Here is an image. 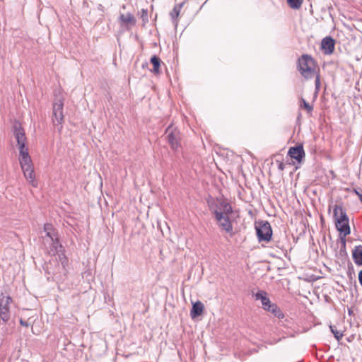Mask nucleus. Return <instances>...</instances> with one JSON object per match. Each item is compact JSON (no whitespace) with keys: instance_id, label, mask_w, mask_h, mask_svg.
I'll return each instance as SVG.
<instances>
[{"instance_id":"obj_1","label":"nucleus","mask_w":362,"mask_h":362,"mask_svg":"<svg viewBox=\"0 0 362 362\" xmlns=\"http://www.w3.org/2000/svg\"><path fill=\"white\" fill-rule=\"evenodd\" d=\"M14 136L17 141L19 151V163L25 179L34 187L37 186L35 180L34 166L29 154V149L27 146V138L24 129L18 125L15 126Z\"/></svg>"},{"instance_id":"obj_2","label":"nucleus","mask_w":362,"mask_h":362,"mask_svg":"<svg viewBox=\"0 0 362 362\" xmlns=\"http://www.w3.org/2000/svg\"><path fill=\"white\" fill-rule=\"evenodd\" d=\"M297 68L305 79L315 78V88L317 90H319L320 88V68L315 60L309 54H303L298 59Z\"/></svg>"},{"instance_id":"obj_3","label":"nucleus","mask_w":362,"mask_h":362,"mask_svg":"<svg viewBox=\"0 0 362 362\" xmlns=\"http://www.w3.org/2000/svg\"><path fill=\"white\" fill-rule=\"evenodd\" d=\"M333 215L335 226L337 230L339 232L340 238L344 240L351 233L349 221L346 211L341 206L335 204L333 206Z\"/></svg>"},{"instance_id":"obj_4","label":"nucleus","mask_w":362,"mask_h":362,"mask_svg":"<svg viewBox=\"0 0 362 362\" xmlns=\"http://www.w3.org/2000/svg\"><path fill=\"white\" fill-rule=\"evenodd\" d=\"M232 212V206L226 202H222L219 210L214 211L215 217L219 226L227 233H231L233 230V226L229 218V214Z\"/></svg>"},{"instance_id":"obj_5","label":"nucleus","mask_w":362,"mask_h":362,"mask_svg":"<svg viewBox=\"0 0 362 362\" xmlns=\"http://www.w3.org/2000/svg\"><path fill=\"white\" fill-rule=\"evenodd\" d=\"M255 300H259L262 303V308L267 312L270 313L274 317L277 318H283L284 317L283 313L276 304L273 303L269 296L268 293L263 291H258L257 293L253 294Z\"/></svg>"},{"instance_id":"obj_6","label":"nucleus","mask_w":362,"mask_h":362,"mask_svg":"<svg viewBox=\"0 0 362 362\" xmlns=\"http://www.w3.org/2000/svg\"><path fill=\"white\" fill-rule=\"evenodd\" d=\"M255 228L259 241H270L272 235V230L269 222H259L256 226Z\"/></svg>"},{"instance_id":"obj_7","label":"nucleus","mask_w":362,"mask_h":362,"mask_svg":"<svg viewBox=\"0 0 362 362\" xmlns=\"http://www.w3.org/2000/svg\"><path fill=\"white\" fill-rule=\"evenodd\" d=\"M64 101L59 98L56 100L53 104L52 108V122L54 124H62L64 122Z\"/></svg>"},{"instance_id":"obj_8","label":"nucleus","mask_w":362,"mask_h":362,"mask_svg":"<svg viewBox=\"0 0 362 362\" xmlns=\"http://www.w3.org/2000/svg\"><path fill=\"white\" fill-rule=\"evenodd\" d=\"M166 134L171 148L175 151H177L181 147L180 132L176 128L168 127Z\"/></svg>"},{"instance_id":"obj_9","label":"nucleus","mask_w":362,"mask_h":362,"mask_svg":"<svg viewBox=\"0 0 362 362\" xmlns=\"http://www.w3.org/2000/svg\"><path fill=\"white\" fill-rule=\"evenodd\" d=\"M13 300L11 296H3L0 299V317L6 322L10 319V305Z\"/></svg>"},{"instance_id":"obj_10","label":"nucleus","mask_w":362,"mask_h":362,"mask_svg":"<svg viewBox=\"0 0 362 362\" xmlns=\"http://www.w3.org/2000/svg\"><path fill=\"white\" fill-rule=\"evenodd\" d=\"M288 155L294 159L297 163H301L305 158V153L302 144L291 147L288 151Z\"/></svg>"},{"instance_id":"obj_11","label":"nucleus","mask_w":362,"mask_h":362,"mask_svg":"<svg viewBox=\"0 0 362 362\" xmlns=\"http://www.w3.org/2000/svg\"><path fill=\"white\" fill-rule=\"evenodd\" d=\"M335 42L331 37H326L321 42V49L324 54H331L334 50Z\"/></svg>"},{"instance_id":"obj_12","label":"nucleus","mask_w":362,"mask_h":362,"mask_svg":"<svg viewBox=\"0 0 362 362\" xmlns=\"http://www.w3.org/2000/svg\"><path fill=\"white\" fill-rule=\"evenodd\" d=\"M204 310V304L198 300L193 303L192 308L190 312V315L192 318H195L198 316H200L203 314Z\"/></svg>"},{"instance_id":"obj_13","label":"nucleus","mask_w":362,"mask_h":362,"mask_svg":"<svg viewBox=\"0 0 362 362\" xmlns=\"http://www.w3.org/2000/svg\"><path fill=\"white\" fill-rule=\"evenodd\" d=\"M352 257L355 264L362 266V245H358L352 251Z\"/></svg>"},{"instance_id":"obj_14","label":"nucleus","mask_w":362,"mask_h":362,"mask_svg":"<svg viewBox=\"0 0 362 362\" xmlns=\"http://www.w3.org/2000/svg\"><path fill=\"white\" fill-rule=\"evenodd\" d=\"M183 5H184V2L175 5L174 8L170 13V16L171 18L176 24L178 22V17L180 16L181 10L183 7Z\"/></svg>"},{"instance_id":"obj_15","label":"nucleus","mask_w":362,"mask_h":362,"mask_svg":"<svg viewBox=\"0 0 362 362\" xmlns=\"http://www.w3.org/2000/svg\"><path fill=\"white\" fill-rule=\"evenodd\" d=\"M120 21L127 25H134L136 19L131 13L121 14L119 17Z\"/></svg>"},{"instance_id":"obj_16","label":"nucleus","mask_w":362,"mask_h":362,"mask_svg":"<svg viewBox=\"0 0 362 362\" xmlns=\"http://www.w3.org/2000/svg\"><path fill=\"white\" fill-rule=\"evenodd\" d=\"M44 230L46 233L47 237H49L52 241L56 240L58 243L57 238L56 237L54 227L50 223H46L44 225Z\"/></svg>"},{"instance_id":"obj_17","label":"nucleus","mask_w":362,"mask_h":362,"mask_svg":"<svg viewBox=\"0 0 362 362\" xmlns=\"http://www.w3.org/2000/svg\"><path fill=\"white\" fill-rule=\"evenodd\" d=\"M151 62L153 66L152 72L154 74H158L160 72V59L157 56L154 55L151 58Z\"/></svg>"},{"instance_id":"obj_18","label":"nucleus","mask_w":362,"mask_h":362,"mask_svg":"<svg viewBox=\"0 0 362 362\" xmlns=\"http://www.w3.org/2000/svg\"><path fill=\"white\" fill-rule=\"evenodd\" d=\"M299 107L300 109H304L308 112V114L310 115L311 114L313 110V107L308 103H307L306 100L303 98L300 99Z\"/></svg>"},{"instance_id":"obj_19","label":"nucleus","mask_w":362,"mask_h":362,"mask_svg":"<svg viewBox=\"0 0 362 362\" xmlns=\"http://www.w3.org/2000/svg\"><path fill=\"white\" fill-rule=\"evenodd\" d=\"M288 6L293 9H298L301 7L303 0H287Z\"/></svg>"},{"instance_id":"obj_20","label":"nucleus","mask_w":362,"mask_h":362,"mask_svg":"<svg viewBox=\"0 0 362 362\" xmlns=\"http://www.w3.org/2000/svg\"><path fill=\"white\" fill-rule=\"evenodd\" d=\"M330 329H331L332 332L334 334V337L337 340H340L342 338V337H343L342 333H341L339 331H338L335 327L330 326Z\"/></svg>"},{"instance_id":"obj_21","label":"nucleus","mask_w":362,"mask_h":362,"mask_svg":"<svg viewBox=\"0 0 362 362\" xmlns=\"http://www.w3.org/2000/svg\"><path fill=\"white\" fill-rule=\"evenodd\" d=\"M19 321H20L21 325L23 327H28L30 325V322H29L28 321L24 320L21 318L20 319Z\"/></svg>"},{"instance_id":"obj_22","label":"nucleus","mask_w":362,"mask_h":362,"mask_svg":"<svg viewBox=\"0 0 362 362\" xmlns=\"http://www.w3.org/2000/svg\"><path fill=\"white\" fill-rule=\"evenodd\" d=\"M276 162L278 163V168L280 170H284V167H285L284 163L282 161H279V160H276Z\"/></svg>"},{"instance_id":"obj_23","label":"nucleus","mask_w":362,"mask_h":362,"mask_svg":"<svg viewBox=\"0 0 362 362\" xmlns=\"http://www.w3.org/2000/svg\"><path fill=\"white\" fill-rule=\"evenodd\" d=\"M147 16H148L147 11L146 10H144V9H142V16H141V17L144 19H147Z\"/></svg>"},{"instance_id":"obj_24","label":"nucleus","mask_w":362,"mask_h":362,"mask_svg":"<svg viewBox=\"0 0 362 362\" xmlns=\"http://www.w3.org/2000/svg\"><path fill=\"white\" fill-rule=\"evenodd\" d=\"M354 192L358 196L359 198H361V196L362 194V190L361 189L358 190V189H354Z\"/></svg>"},{"instance_id":"obj_25","label":"nucleus","mask_w":362,"mask_h":362,"mask_svg":"<svg viewBox=\"0 0 362 362\" xmlns=\"http://www.w3.org/2000/svg\"><path fill=\"white\" fill-rule=\"evenodd\" d=\"M358 281L360 284L362 286V270L358 273Z\"/></svg>"},{"instance_id":"obj_26","label":"nucleus","mask_w":362,"mask_h":362,"mask_svg":"<svg viewBox=\"0 0 362 362\" xmlns=\"http://www.w3.org/2000/svg\"><path fill=\"white\" fill-rule=\"evenodd\" d=\"M359 199H360V201H361V203H362V194H361V198H359Z\"/></svg>"}]
</instances>
